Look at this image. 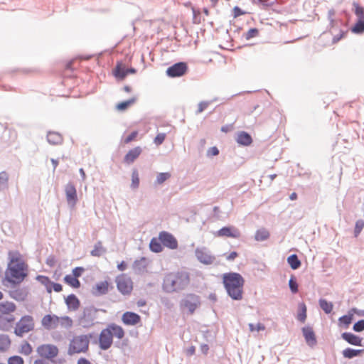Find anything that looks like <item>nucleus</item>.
Here are the masks:
<instances>
[{
    "instance_id": "nucleus-1",
    "label": "nucleus",
    "mask_w": 364,
    "mask_h": 364,
    "mask_svg": "<svg viewBox=\"0 0 364 364\" xmlns=\"http://www.w3.org/2000/svg\"><path fill=\"white\" fill-rule=\"evenodd\" d=\"M8 255L9 263L4 280L14 285L19 284L28 276V264L17 250L9 251Z\"/></svg>"
},
{
    "instance_id": "nucleus-2",
    "label": "nucleus",
    "mask_w": 364,
    "mask_h": 364,
    "mask_svg": "<svg viewBox=\"0 0 364 364\" xmlns=\"http://www.w3.org/2000/svg\"><path fill=\"white\" fill-rule=\"evenodd\" d=\"M190 274L183 270L167 273L164 278L162 288L167 293L180 291L190 284Z\"/></svg>"
},
{
    "instance_id": "nucleus-3",
    "label": "nucleus",
    "mask_w": 364,
    "mask_h": 364,
    "mask_svg": "<svg viewBox=\"0 0 364 364\" xmlns=\"http://www.w3.org/2000/svg\"><path fill=\"white\" fill-rule=\"evenodd\" d=\"M223 284L228 295L233 300L240 301L243 298L245 279L237 272H228L222 275Z\"/></svg>"
},
{
    "instance_id": "nucleus-4",
    "label": "nucleus",
    "mask_w": 364,
    "mask_h": 364,
    "mask_svg": "<svg viewBox=\"0 0 364 364\" xmlns=\"http://www.w3.org/2000/svg\"><path fill=\"white\" fill-rule=\"evenodd\" d=\"M123 328L115 323H111L102 330L99 336V346L102 350L109 349L113 343V336L122 339L124 336Z\"/></svg>"
},
{
    "instance_id": "nucleus-5",
    "label": "nucleus",
    "mask_w": 364,
    "mask_h": 364,
    "mask_svg": "<svg viewBox=\"0 0 364 364\" xmlns=\"http://www.w3.org/2000/svg\"><path fill=\"white\" fill-rule=\"evenodd\" d=\"M41 326L46 330L55 329L60 326L70 329L73 326V320L68 316H58L55 314H46L41 319Z\"/></svg>"
},
{
    "instance_id": "nucleus-6",
    "label": "nucleus",
    "mask_w": 364,
    "mask_h": 364,
    "mask_svg": "<svg viewBox=\"0 0 364 364\" xmlns=\"http://www.w3.org/2000/svg\"><path fill=\"white\" fill-rule=\"evenodd\" d=\"M90 335H75L70 341L68 353L70 355L85 353L89 350Z\"/></svg>"
},
{
    "instance_id": "nucleus-7",
    "label": "nucleus",
    "mask_w": 364,
    "mask_h": 364,
    "mask_svg": "<svg viewBox=\"0 0 364 364\" xmlns=\"http://www.w3.org/2000/svg\"><path fill=\"white\" fill-rule=\"evenodd\" d=\"M35 321L32 316H23L16 323L14 331L16 336L22 337L34 330Z\"/></svg>"
},
{
    "instance_id": "nucleus-8",
    "label": "nucleus",
    "mask_w": 364,
    "mask_h": 364,
    "mask_svg": "<svg viewBox=\"0 0 364 364\" xmlns=\"http://www.w3.org/2000/svg\"><path fill=\"white\" fill-rule=\"evenodd\" d=\"M201 304L200 296L195 294H188L180 302V308L188 314H193Z\"/></svg>"
},
{
    "instance_id": "nucleus-9",
    "label": "nucleus",
    "mask_w": 364,
    "mask_h": 364,
    "mask_svg": "<svg viewBox=\"0 0 364 364\" xmlns=\"http://www.w3.org/2000/svg\"><path fill=\"white\" fill-rule=\"evenodd\" d=\"M115 282L117 289L123 295H129L133 290V282L130 277L122 274L116 277Z\"/></svg>"
},
{
    "instance_id": "nucleus-10",
    "label": "nucleus",
    "mask_w": 364,
    "mask_h": 364,
    "mask_svg": "<svg viewBox=\"0 0 364 364\" xmlns=\"http://www.w3.org/2000/svg\"><path fill=\"white\" fill-rule=\"evenodd\" d=\"M353 6L355 8L354 13L358 17V21L351 31L354 33H364V8L357 3H353Z\"/></svg>"
},
{
    "instance_id": "nucleus-11",
    "label": "nucleus",
    "mask_w": 364,
    "mask_h": 364,
    "mask_svg": "<svg viewBox=\"0 0 364 364\" xmlns=\"http://www.w3.org/2000/svg\"><path fill=\"white\" fill-rule=\"evenodd\" d=\"M38 354L47 359H53L59 353L58 347L53 344H43L39 346L36 350Z\"/></svg>"
},
{
    "instance_id": "nucleus-12",
    "label": "nucleus",
    "mask_w": 364,
    "mask_h": 364,
    "mask_svg": "<svg viewBox=\"0 0 364 364\" xmlns=\"http://www.w3.org/2000/svg\"><path fill=\"white\" fill-rule=\"evenodd\" d=\"M159 239L164 246L171 250H176L178 248V245L176 238L168 232H160L159 234Z\"/></svg>"
},
{
    "instance_id": "nucleus-13",
    "label": "nucleus",
    "mask_w": 364,
    "mask_h": 364,
    "mask_svg": "<svg viewBox=\"0 0 364 364\" xmlns=\"http://www.w3.org/2000/svg\"><path fill=\"white\" fill-rule=\"evenodd\" d=\"M187 71V64L183 62H180L169 67L166 70V74L171 77H176L184 75Z\"/></svg>"
},
{
    "instance_id": "nucleus-14",
    "label": "nucleus",
    "mask_w": 364,
    "mask_h": 364,
    "mask_svg": "<svg viewBox=\"0 0 364 364\" xmlns=\"http://www.w3.org/2000/svg\"><path fill=\"white\" fill-rule=\"evenodd\" d=\"M66 200L71 208H74L77 202V191L75 186L70 183L65 187Z\"/></svg>"
},
{
    "instance_id": "nucleus-15",
    "label": "nucleus",
    "mask_w": 364,
    "mask_h": 364,
    "mask_svg": "<svg viewBox=\"0 0 364 364\" xmlns=\"http://www.w3.org/2000/svg\"><path fill=\"white\" fill-rule=\"evenodd\" d=\"M122 321L125 326H136L141 323V316L132 311H126L122 316Z\"/></svg>"
},
{
    "instance_id": "nucleus-16",
    "label": "nucleus",
    "mask_w": 364,
    "mask_h": 364,
    "mask_svg": "<svg viewBox=\"0 0 364 364\" xmlns=\"http://www.w3.org/2000/svg\"><path fill=\"white\" fill-rule=\"evenodd\" d=\"M240 235L241 234L239 230L232 226L223 227L216 233V236L218 237H227L232 238H239Z\"/></svg>"
},
{
    "instance_id": "nucleus-17",
    "label": "nucleus",
    "mask_w": 364,
    "mask_h": 364,
    "mask_svg": "<svg viewBox=\"0 0 364 364\" xmlns=\"http://www.w3.org/2000/svg\"><path fill=\"white\" fill-rule=\"evenodd\" d=\"M112 288V284L109 281H102L95 284L92 287V292L95 296H100L108 293L109 290Z\"/></svg>"
},
{
    "instance_id": "nucleus-18",
    "label": "nucleus",
    "mask_w": 364,
    "mask_h": 364,
    "mask_svg": "<svg viewBox=\"0 0 364 364\" xmlns=\"http://www.w3.org/2000/svg\"><path fill=\"white\" fill-rule=\"evenodd\" d=\"M16 310V305L11 301L0 302V315L9 316Z\"/></svg>"
},
{
    "instance_id": "nucleus-19",
    "label": "nucleus",
    "mask_w": 364,
    "mask_h": 364,
    "mask_svg": "<svg viewBox=\"0 0 364 364\" xmlns=\"http://www.w3.org/2000/svg\"><path fill=\"white\" fill-rule=\"evenodd\" d=\"M141 151L142 150L139 146L130 149L124 158V163L127 164L133 163L139 156Z\"/></svg>"
},
{
    "instance_id": "nucleus-20",
    "label": "nucleus",
    "mask_w": 364,
    "mask_h": 364,
    "mask_svg": "<svg viewBox=\"0 0 364 364\" xmlns=\"http://www.w3.org/2000/svg\"><path fill=\"white\" fill-rule=\"evenodd\" d=\"M16 318L14 316L0 315V330L8 331L12 326Z\"/></svg>"
},
{
    "instance_id": "nucleus-21",
    "label": "nucleus",
    "mask_w": 364,
    "mask_h": 364,
    "mask_svg": "<svg viewBox=\"0 0 364 364\" xmlns=\"http://www.w3.org/2000/svg\"><path fill=\"white\" fill-rule=\"evenodd\" d=\"M302 332L307 344L314 346L316 343V338L313 329L311 327H304Z\"/></svg>"
},
{
    "instance_id": "nucleus-22",
    "label": "nucleus",
    "mask_w": 364,
    "mask_h": 364,
    "mask_svg": "<svg viewBox=\"0 0 364 364\" xmlns=\"http://www.w3.org/2000/svg\"><path fill=\"white\" fill-rule=\"evenodd\" d=\"M196 254L198 259L206 264H212L215 259L213 256L209 255L203 250H197Z\"/></svg>"
},
{
    "instance_id": "nucleus-23",
    "label": "nucleus",
    "mask_w": 364,
    "mask_h": 364,
    "mask_svg": "<svg viewBox=\"0 0 364 364\" xmlns=\"http://www.w3.org/2000/svg\"><path fill=\"white\" fill-rule=\"evenodd\" d=\"M65 304L70 311H76L80 307V301L74 294H70L65 298Z\"/></svg>"
},
{
    "instance_id": "nucleus-24",
    "label": "nucleus",
    "mask_w": 364,
    "mask_h": 364,
    "mask_svg": "<svg viewBox=\"0 0 364 364\" xmlns=\"http://www.w3.org/2000/svg\"><path fill=\"white\" fill-rule=\"evenodd\" d=\"M342 338L351 345L358 346H361L362 339L351 333H343L342 334Z\"/></svg>"
},
{
    "instance_id": "nucleus-25",
    "label": "nucleus",
    "mask_w": 364,
    "mask_h": 364,
    "mask_svg": "<svg viewBox=\"0 0 364 364\" xmlns=\"http://www.w3.org/2000/svg\"><path fill=\"white\" fill-rule=\"evenodd\" d=\"M47 140L50 144L57 145L63 141V137L58 132H49L47 134Z\"/></svg>"
},
{
    "instance_id": "nucleus-26",
    "label": "nucleus",
    "mask_w": 364,
    "mask_h": 364,
    "mask_svg": "<svg viewBox=\"0 0 364 364\" xmlns=\"http://www.w3.org/2000/svg\"><path fill=\"white\" fill-rule=\"evenodd\" d=\"M237 141L240 144L248 146L252 143V139L249 134L245 132H242L238 134L237 137Z\"/></svg>"
},
{
    "instance_id": "nucleus-27",
    "label": "nucleus",
    "mask_w": 364,
    "mask_h": 364,
    "mask_svg": "<svg viewBox=\"0 0 364 364\" xmlns=\"http://www.w3.org/2000/svg\"><path fill=\"white\" fill-rule=\"evenodd\" d=\"M161 244L162 243L159 240V237H154L151 240V242L149 243V248L154 252H161L163 251V246Z\"/></svg>"
},
{
    "instance_id": "nucleus-28",
    "label": "nucleus",
    "mask_w": 364,
    "mask_h": 364,
    "mask_svg": "<svg viewBox=\"0 0 364 364\" xmlns=\"http://www.w3.org/2000/svg\"><path fill=\"white\" fill-rule=\"evenodd\" d=\"M36 279L46 288L48 293L50 294L52 292L53 282L48 277L38 275Z\"/></svg>"
},
{
    "instance_id": "nucleus-29",
    "label": "nucleus",
    "mask_w": 364,
    "mask_h": 364,
    "mask_svg": "<svg viewBox=\"0 0 364 364\" xmlns=\"http://www.w3.org/2000/svg\"><path fill=\"white\" fill-rule=\"evenodd\" d=\"M269 232L267 229L262 228L256 231L255 239L257 241H264L267 240L269 237Z\"/></svg>"
},
{
    "instance_id": "nucleus-30",
    "label": "nucleus",
    "mask_w": 364,
    "mask_h": 364,
    "mask_svg": "<svg viewBox=\"0 0 364 364\" xmlns=\"http://www.w3.org/2000/svg\"><path fill=\"white\" fill-rule=\"evenodd\" d=\"M11 346V339L8 335H0V351H6Z\"/></svg>"
},
{
    "instance_id": "nucleus-31",
    "label": "nucleus",
    "mask_w": 364,
    "mask_h": 364,
    "mask_svg": "<svg viewBox=\"0 0 364 364\" xmlns=\"http://www.w3.org/2000/svg\"><path fill=\"white\" fill-rule=\"evenodd\" d=\"M65 282L73 288L77 289L80 287V282L75 277L68 274L64 277Z\"/></svg>"
},
{
    "instance_id": "nucleus-32",
    "label": "nucleus",
    "mask_w": 364,
    "mask_h": 364,
    "mask_svg": "<svg viewBox=\"0 0 364 364\" xmlns=\"http://www.w3.org/2000/svg\"><path fill=\"white\" fill-rule=\"evenodd\" d=\"M106 252V249L103 247L101 241L97 242L93 250L91 251V255L94 257H100L102 254Z\"/></svg>"
},
{
    "instance_id": "nucleus-33",
    "label": "nucleus",
    "mask_w": 364,
    "mask_h": 364,
    "mask_svg": "<svg viewBox=\"0 0 364 364\" xmlns=\"http://www.w3.org/2000/svg\"><path fill=\"white\" fill-rule=\"evenodd\" d=\"M287 262L293 269H296L301 266V262L296 255H291L287 258Z\"/></svg>"
},
{
    "instance_id": "nucleus-34",
    "label": "nucleus",
    "mask_w": 364,
    "mask_h": 364,
    "mask_svg": "<svg viewBox=\"0 0 364 364\" xmlns=\"http://www.w3.org/2000/svg\"><path fill=\"white\" fill-rule=\"evenodd\" d=\"M363 351V350H355V349L348 348L343 350V355L347 358H352L353 357L358 356Z\"/></svg>"
},
{
    "instance_id": "nucleus-35",
    "label": "nucleus",
    "mask_w": 364,
    "mask_h": 364,
    "mask_svg": "<svg viewBox=\"0 0 364 364\" xmlns=\"http://www.w3.org/2000/svg\"><path fill=\"white\" fill-rule=\"evenodd\" d=\"M136 102V98L132 97L127 101L121 102L117 105L119 111H124Z\"/></svg>"
},
{
    "instance_id": "nucleus-36",
    "label": "nucleus",
    "mask_w": 364,
    "mask_h": 364,
    "mask_svg": "<svg viewBox=\"0 0 364 364\" xmlns=\"http://www.w3.org/2000/svg\"><path fill=\"white\" fill-rule=\"evenodd\" d=\"M306 318V306L304 303H301L299 305V312L297 318L302 323H304Z\"/></svg>"
},
{
    "instance_id": "nucleus-37",
    "label": "nucleus",
    "mask_w": 364,
    "mask_h": 364,
    "mask_svg": "<svg viewBox=\"0 0 364 364\" xmlns=\"http://www.w3.org/2000/svg\"><path fill=\"white\" fill-rule=\"evenodd\" d=\"M33 352V348L29 343L27 341H24L20 347L19 353L25 355H29Z\"/></svg>"
},
{
    "instance_id": "nucleus-38",
    "label": "nucleus",
    "mask_w": 364,
    "mask_h": 364,
    "mask_svg": "<svg viewBox=\"0 0 364 364\" xmlns=\"http://www.w3.org/2000/svg\"><path fill=\"white\" fill-rule=\"evenodd\" d=\"M319 305L320 307L325 311L326 314H330L332 310L333 305L331 302H328L325 299H320L319 300Z\"/></svg>"
},
{
    "instance_id": "nucleus-39",
    "label": "nucleus",
    "mask_w": 364,
    "mask_h": 364,
    "mask_svg": "<svg viewBox=\"0 0 364 364\" xmlns=\"http://www.w3.org/2000/svg\"><path fill=\"white\" fill-rule=\"evenodd\" d=\"M139 186V173L136 170H134L132 173V187L137 188Z\"/></svg>"
},
{
    "instance_id": "nucleus-40",
    "label": "nucleus",
    "mask_w": 364,
    "mask_h": 364,
    "mask_svg": "<svg viewBox=\"0 0 364 364\" xmlns=\"http://www.w3.org/2000/svg\"><path fill=\"white\" fill-rule=\"evenodd\" d=\"M171 177V174L168 172L165 173H160L158 174L156 177V183L157 184H162L164 181L168 180Z\"/></svg>"
},
{
    "instance_id": "nucleus-41",
    "label": "nucleus",
    "mask_w": 364,
    "mask_h": 364,
    "mask_svg": "<svg viewBox=\"0 0 364 364\" xmlns=\"http://www.w3.org/2000/svg\"><path fill=\"white\" fill-rule=\"evenodd\" d=\"M128 74V70L122 68L121 65H118L115 69V76L119 77L122 79L124 78Z\"/></svg>"
},
{
    "instance_id": "nucleus-42",
    "label": "nucleus",
    "mask_w": 364,
    "mask_h": 364,
    "mask_svg": "<svg viewBox=\"0 0 364 364\" xmlns=\"http://www.w3.org/2000/svg\"><path fill=\"white\" fill-rule=\"evenodd\" d=\"M259 35V30L257 28H250L245 33V37L246 40H250L252 38H255Z\"/></svg>"
},
{
    "instance_id": "nucleus-43",
    "label": "nucleus",
    "mask_w": 364,
    "mask_h": 364,
    "mask_svg": "<svg viewBox=\"0 0 364 364\" xmlns=\"http://www.w3.org/2000/svg\"><path fill=\"white\" fill-rule=\"evenodd\" d=\"M8 363L9 364H24V360L20 356L14 355L9 358Z\"/></svg>"
},
{
    "instance_id": "nucleus-44",
    "label": "nucleus",
    "mask_w": 364,
    "mask_h": 364,
    "mask_svg": "<svg viewBox=\"0 0 364 364\" xmlns=\"http://www.w3.org/2000/svg\"><path fill=\"white\" fill-rule=\"evenodd\" d=\"M249 328L251 332L260 331H264L265 329V326L264 324L261 323H258L256 326L254 325L253 323H250Z\"/></svg>"
},
{
    "instance_id": "nucleus-45",
    "label": "nucleus",
    "mask_w": 364,
    "mask_h": 364,
    "mask_svg": "<svg viewBox=\"0 0 364 364\" xmlns=\"http://www.w3.org/2000/svg\"><path fill=\"white\" fill-rule=\"evenodd\" d=\"M9 180V175L6 172L2 171L0 173V188L7 184Z\"/></svg>"
},
{
    "instance_id": "nucleus-46",
    "label": "nucleus",
    "mask_w": 364,
    "mask_h": 364,
    "mask_svg": "<svg viewBox=\"0 0 364 364\" xmlns=\"http://www.w3.org/2000/svg\"><path fill=\"white\" fill-rule=\"evenodd\" d=\"M364 228V221L362 220H359L356 222L355 226V236L357 237L363 228Z\"/></svg>"
},
{
    "instance_id": "nucleus-47",
    "label": "nucleus",
    "mask_w": 364,
    "mask_h": 364,
    "mask_svg": "<svg viewBox=\"0 0 364 364\" xmlns=\"http://www.w3.org/2000/svg\"><path fill=\"white\" fill-rule=\"evenodd\" d=\"M289 288L292 293L295 294L298 291V284L296 281L291 277L289 282Z\"/></svg>"
},
{
    "instance_id": "nucleus-48",
    "label": "nucleus",
    "mask_w": 364,
    "mask_h": 364,
    "mask_svg": "<svg viewBox=\"0 0 364 364\" xmlns=\"http://www.w3.org/2000/svg\"><path fill=\"white\" fill-rule=\"evenodd\" d=\"M166 139V134L164 133H159L158 134L156 137L154 138V143L156 144V145H160L161 144L164 140Z\"/></svg>"
},
{
    "instance_id": "nucleus-49",
    "label": "nucleus",
    "mask_w": 364,
    "mask_h": 364,
    "mask_svg": "<svg viewBox=\"0 0 364 364\" xmlns=\"http://www.w3.org/2000/svg\"><path fill=\"white\" fill-rule=\"evenodd\" d=\"M346 33L347 31H339V33L333 36L332 40L333 43H336L337 42H338L341 39L344 38Z\"/></svg>"
},
{
    "instance_id": "nucleus-50",
    "label": "nucleus",
    "mask_w": 364,
    "mask_h": 364,
    "mask_svg": "<svg viewBox=\"0 0 364 364\" xmlns=\"http://www.w3.org/2000/svg\"><path fill=\"white\" fill-rule=\"evenodd\" d=\"M193 11V21L194 23H200V12L199 10H196L194 8H192Z\"/></svg>"
},
{
    "instance_id": "nucleus-51",
    "label": "nucleus",
    "mask_w": 364,
    "mask_h": 364,
    "mask_svg": "<svg viewBox=\"0 0 364 364\" xmlns=\"http://www.w3.org/2000/svg\"><path fill=\"white\" fill-rule=\"evenodd\" d=\"M353 330L356 332H360L364 330V320H360L353 326Z\"/></svg>"
},
{
    "instance_id": "nucleus-52",
    "label": "nucleus",
    "mask_w": 364,
    "mask_h": 364,
    "mask_svg": "<svg viewBox=\"0 0 364 364\" xmlns=\"http://www.w3.org/2000/svg\"><path fill=\"white\" fill-rule=\"evenodd\" d=\"M138 135V132L134 131L132 132L129 135H128L124 140V144H129L131 141H134Z\"/></svg>"
},
{
    "instance_id": "nucleus-53",
    "label": "nucleus",
    "mask_w": 364,
    "mask_h": 364,
    "mask_svg": "<svg viewBox=\"0 0 364 364\" xmlns=\"http://www.w3.org/2000/svg\"><path fill=\"white\" fill-rule=\"evenodd\" d=\"M247 12L241 10L238 6H235L232 9V16L235 18H237L240 16L246 14Z\"/></svg>"
},
{
    "instance_id": "nucleus-54",
    "label": "nucleus",
    "mask_w": 364,
    "mask_h": 364,
    "mask_svg": "<svg viewBox=\"0 0 364 364\" xmlns=\"http://www.w3.org/2000/svg\"><path fill=\"white\" fill-rule=\"evenodd\" d=\"M85 269L81 267H75L73 269V276L75 277L76 278H78L80 277L82 273L84 272Z\"/></svg>"
},
{
    "instance_id": "nucleus-55",
    "label": "nucleus",
    "mask_w": 364,
    "mask_h": 364,
    "mask_svg": "<svg viewBox=\"0 0 364 364\" xmlns=\"http://www.w3.org/2000/svg\"><path fill=\"white\" fill-rule=\"evenodd\" d=\"M339 321L341 323H343L346 326H348L352 321L351 316H343L339 318Z\"/></svg>"
},
{
    "instance_id": "nucleus-56",
    "label": "nucleus",
    "mask_w": 364,
    "mask_h": 364,
    "mask_svg": "<svg viewBox=\"0 0 364 364\" xmlns=\"http://www.w3.org/2000/svg\"><path fill=\"white\" fill-rule=\"evenodd\" d=\"M208 106V103L206 102H201L198 104V113L202 112L203 110H205Z\"/></svg>"
},
{
    "instance_id": "nucleus-57",
    "label": "nucleus",
    "mask_w": 364,
    "mask_h": 364,
    "mask_svg": "<svg viewBox=\"0 0 364 364\" xmlns=\"http://www.w3.org/2000/svg\"><path fill=\"white\" fill-rule=\"evenodd\" d=\"M218 154H219V150L215 146L210 148L208 151V156H217Z\"/></svg>"
},
{
    "instance_id": "nucleus-58",
    "label": "nucleus",
    "mask_w": 364,
    "mask_h": 364,
    "mask_svg": "<svg viewBox=\"0 0 364 364\" xmlns=\"http://www.w3.org/2000/svg\"><path fill=\"white\" fill-rule=\"evenodd\" d=\"M54 290L55 292H60L63 289V287L60 284L58 283H53L52 285V290Z\"/></svg>"
},
{
    "instance_id": "nucleus-59",
    "label": "nucleus",
    "mask_w": 364,
    "mask_h": 364,
    "mask_svg": "<svg viewBox=\"0 0 364 364\" xmlns=\"http://www.w3.org/2000/svg\"><path fill=\"white\" fill-rule=\"evenodd\" d=\"M238 256V254L237 252H232L230 253L227 257L226 259L229 261L234 260Z\"/></svg>"
},
{
    "instance_id": "nucleus-60",
    "label": "nucleus",
    "mask_w": 364,
    "mask_h": 364,
    "mask_svg": "<svg viewBox=\"0 0 364 364\" xmlns=\"http://www.w3.org/2000/svg\"><path fill=\"white\" fill-rule=\"evenodd\" d=\"M117 268L119 271H124L127 268V264L124 261H122L119 264H118Z\"/></svg>"
},
{
    "instance_id": "nucleus-61",
    "label": "nucleus",
    "mask_w": 364,
    "mask_h": 364,
    "mask_svg": "<svg viewBox=\"0 0 364 364\" xmlns=\"http://www.w3.org/2000/svg\"><path fill=\"white\" fill-rule=\"evenodd\" d=\"M77 364H92L91 362L85 358H80L78 360Z\"/></svg>"
},
{
    "instance_id": "nucleus-62",
    "label": "nucleus",
    "mask_w": 364,
    "mask_h": 364,
    "mask_svg": "<svg viewBox=\"0 0 364 364\" xmlns=\"http://www.w3.org/2000/svg\"><path fill=\"white\" fill-rule=\"evenodd\" d=\"M195 350H196L195 347L191 346L187 349V354L189 355H192L195 353Z\"/></svg>"
},
{
    "instance_id": "nucleus-63",
    "label": "nucleus",
    "mask_w": 364,
    "mask_h": 364,
    "mask_svg": "<svg viewBox=\"0 0 364 364\" xmlns=\"http://www.w3.org/2000/svg\"><path fill=\"white\" fill-rule=\"evenodd\" d=\"M33 364H48V363L43 359H37L33 362Z\"/></svg>"
},
{
    "instance_id": "nucleus-64",
    "label": "nucleus",
    "mask_w": 364,
    "mask_h": 364,
    "mask_svg": "<svg viewBox=\"0 0 364 364\" xmlns=\"http://www.w3.org/2000/svg\"><path fill=\"white\" fill-rule=\"evenodd\" d=\"M136 304L138 307H142L146 305V301L144 300H139Z\"/></svg>"
}]
</instances>
